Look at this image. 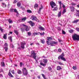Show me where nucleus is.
Returning a JSON list of instances; mask_svg holds the SVG:
<instances>
[{"label":"nucleus","mask_w":79,"mask_h":79,"mask_svg":"<svg viewBox=\"0 0 79 79\" xmlns=\"http://www.w3.org/2000/svg\"><path fill=\"white\" fill-rule=\"evenodd\" d=\"M40 30H41V31H45V28L43 27H39Z\"/></svg>","instance_id":"ddd939ff"},{"label":"nucleus","mask_w":79,"mask_h":79,"mask_svg":"<svg viewBox=\"0 0 79 79\" xmlns=\"http://www.w3.org/2000/svg\"><path fill=\"white\" fill-rule=\"evenodd\" d=\"M26 18L24 17L22 19V21H26Z\"/></svg>","instance_id":"e433bc0d"},{"label":"nucleus","mask_w":79,"mask_h":79,"mask_svg":"<svg viewBox=\"0 0 79 79\" xmlns=\"http://www.w3.org/2000/svg\"><path fill=\"white\" fill-rule=\"evenodd\" d=\"M1 64L2 66H5V63H4V62H1Z\"/></svg>","instance_id":"f704fd0d"},{"label":"nucleus","mask_w":79,"mask_h":79,"mask_svg":"<svg viewBox=\"0 0 79 79\" xmlns=\"http://www.w3.org/2000/svg\"><path fill=\"white\" fill-rule=\"evenodd\" d=\"M21 47L22 48H24V45H26L25 43H23L22 42H21Z\"/></svg>","instance_id":"1a4fd4ad"},{"label":"nucleus","mask_w":79,"mask_h":79,"mask_svg":"<svg viewBox=\"0 0 79 79\" xmlns=\"http://www.w3.org/2000/svg\"><path fill=\"white\" fill-rule=\"evenodd\" d=\"M10 34H13V32H10Z\"/></svg>","instance_id":"774afa93"},{"label":"nucleus","mask_w":79,"mask_h":79,"mask_svg":"<svg viewBox=\"0 0 79 79\" xmlns=\"http://www.w3.org/2000/svg\"><path fill=\"white\" fill-rule=\"evenodd\" d=\"M29 23L31 24V26H32V27L34 26V25L35 24V23H34V22L31 21H29Z\"/></svg>","instance_id":"9d476101"},{"label":"nucleus","mask_w":79,"mask_h":79,"mask_svg":"<svg viewBox=\"0 0 79 79\" xmlns=\"http://www.w3.org/2000/svg\"><path fill=\"white\" fill-rule=\"evenodd\" d=\"M43 61L44 63H47L48 62V60L47 59H43Z\"/></svg>","instance_id":"dca6fc26"},{"label":"nucleus","mask_w":79,"mask_h":79,"mask_svg":"<svg viewBox=\"0 0 79 79\" xmlns=\"http://www.w3.org/2000/svg\"><path fill=\"white\" fill-rule=\"evenodd\" d=\"M21 30L22 31V32H24L25 31V28H20Z\"/></svg>","instance_id":"4be33fe9"},{"label":"nucleus","mask_w":79,"mask_h":79,"mask_svg":"<svg viewBox=\"0 0 79 79\" xmlns=\"http://www.w3.org/2000/svg\"><path fill=\"white\" fill-rule=\"evenodd\" d=\"M72 37L73 40H79V35L77 34H74Z\"/></svg>","instance_id":"f257e3e1"},{"label":"nucleus","mask_w":79,"mask_h":79,"mask_svg":"<svg viewBox=\"0 0 79 79\" xmlns=\"http://www.w3.org/2000/svg\"><path fill=\"white\" fill-rule=\"evenodd\" d=\"M50 5L52 8H54V6H55L56 5V4L53 1L50 2Z\"/></svg>","instance_id":"39448f33"},{"label":"nucleus","mask_w":79,"mask_h":79,"mask_svg":"<svg viewBox=\"0 0 79 79\" xmlns=\"http://www.w3.org/2000/svg\"><path fill=\"white\" fill-rule=\"evenodd\" d=\"M0 30L2 32H3V29L1 27H0Z\"/></svg>","instance_id":"a19ab883"},{"label":"nucleus","mask_w":79,"mask_h":79,"mask_svg":"<svg viewBox=\"0 0 79 79\" xmlns=\"http://www.w3.org/2000/svg\"><path fill=\"white\" fill-rule=\"evenodd\" d=\"M22 64V62H21L20 63V66L21 67V66H23V64Z\"/></svg>","instance_id":"13d9d810"},{"label":"nucleus","mask_w":79,"mask_h":79,"mask_svg":"<svg viewBox=\"0 0 79 79\" xmlns=\"http://www.w3.org/2000/svg\"><path fill=\"white\" fill-rule=\"evenodd\" d=\"M27 13H32V11H31V10H27Z\"/></svg>","instance_id":"c03bdc74"},{"label":"nucleus","mask_w":79,"mask_h":79,"mask_svg":"<svg viewBox=\"0 0 79 79\" xmlns=\"http://www.w3.org/2000/svg\"><path fill=\"white\" fill-rule=\"evenodd\" d=\"M3 39H6V35H4V36L3 37Z\"/></svg>","instance_id":"72a5a7b5"},{"label":"nucleus","mask_w":79,"mask_h":79,"mask_svg":"<svg viewBox=\"0 0 79 79\" xmlns=\"http://www.w3.org/2000/svg\"><path fill=\"white\" fill-rule=\"evenodd\" d=\"M15 33L16 34V35H18V32L16 30H14Z\"/></svg>","instance_id":"4c0bfd02"},{"label":"nucleus","mask_w":79,"mask_h":79,"mask_svg":"<svg viewBox=\"0 0 79 79\" xmlns=\"http://www.w3.org/2000/svg\"><path fill=\"white\" fill-rule=\"evenodd\" d=\"M21 8L23 10H24V7H21Z\"/></svg>","instance_id":"052dcab7"},{"label":"nucleus","mask_w":79,"mask_h":79,"mask_svg":"<svg viewBox=\"0 0 79 79\" xmlns=\"http://www.w3.org/2000/svg\"><path fill=\"white\" fill-rule=\"evenodd\" d=\"M33 35H34L35 36V35H39V34H38V33L37 32H34L33 33Z\"/></svg>","instance_id":"473e14b6"},{"label":"nucleus","mask_w":79,"mask_h":79,"mask_svg":"<svg viewBox=\"0 0 79 79\" xmlns=\"http://www.w3.org/2000/svg\"><path fill=\"white\" fill-rule=\"evenodd\" d=\"M70 8L71 11H72V12H73V11H74V7H73V6H70Z\"/></svg>","instance_id":"2eb2a0df"},{"label":"nucleus","mask_w":79,"mask_h":79,"mask_svg":"<svg viewBox=\"0 0 79 79\" xmlns=\"http://www.w3.org/2000/svg\"><path fill=\"white\" fill-rule=\"evenodd\" d=\"M0 77H3V75L2 74H0Z\"/></svg>","instance_id":"bf43d9fd"},{"label":"nucleus","mask_w":79,"mask_h":79,"mask_svg":"<svg viewBox=\"0 0 79 79\" xmlns=\"http://www.w3.org/2000/svg\"><path fill=\"white\" fill-rule=\"evenodd\" d=\"M64 56V53H62L60 56H59L58 57V58L59 60H60V58H63Z\"/></svg>","instance_id":"9b49d317"},{"label":"nucleus","mask_w":79,"mask_h":79,"mask_svg":"<svg viewBox=\"0 0 79 79\" xmlns=\"http://www.w3.org/2000/svg\"><path fill=\"white\" fill-rule=\"evenodd\" d=\"M38 7V4H36L34 6V7L35 9H36V8Z\"/></svg>","instance_id":"c85d7f7f"},{"label":"nucleus","mask_w":79,"mask_h":79,"mask_svg":"<svg viewBox=\"0 0 79 79\" xmlns=\"http://www.w3.org/2000/svg\"><path fill=\"white\" fill-rule=\"evenodd\" d=\"M72 5H73V6H75V5H76V4L74 3L73 2H72Z\"/></svg>","instance_id":"de8ad7c7"},{"label":"nucleus","mask_w":79,"mask_h":79,"mask_svg":"<svg viewBox=\"0 0 79 79\" xmlns=\"http://www.w3.org/2000/svg\"><path fill=\"white\" fill-rule=\"evenodd\" d=\"M8 76L11 77H14L11 73V71H9L8 74Z\"/></svg>","instance_id":"4468645a"},{"label":"nucleus","mask_w":79,"mask_h":79,"mask_svg":"<svg viewBox=\"0 0 79 79\" xmlns=\"http://www.w3.org/2000/svg\"><path fill=\"white\" fill-rule=\"evenodd\" d=\"M60 59L61 60H63V61H66V59L64 57L60 58Z\"/></svg>","instance_id":"bb28decb"},{"label":"nucleus","mask_w":79,"mask_h":79,"mask_svg":"<svg viewBox=\"0 0 79 79\" xmlns=\"http://www.w3.org/2000/svg\"><path fill=\"white\" fill-rule=\"evenodd\" d=\"M59 64H60V65H63V64H62V63H61L60 62H59Z\"/></svg>","instance_id":"603ef678"},{"label":"nucleus","mask_w":79,"mask_h":79,"mask_svg":"<svg viewBox=\"0 0 79 79\" xmlns=\"http://www.w3.org/2000/svg\"><path fill=\"white\" fill-rule=\"evenodd\" d=\"M14 11L15 12L17 15H19V13H18V11H17V10H16V9H14Z\"/></svg>","instance_id":"b1692460"},{"label":"nucleus","mask_w":79,"mask_h":79,"mask_svg":"<svg viewBox=\"0 0 79 79\" xmlns=\"http://www.w3.org/2000/svg\"><path fill=\"white\" fill-rule=\"evenodd\" d=\"M38 33L41 35H44V34H45V33L44 32H43V33H41L40 32H39Z\"/></svg>","instance_id":"cd10ccee"},{"label":"nucleus","mask_w":79,"mask_h":79,"mask_svg":"<svg viewBox=\"0 0 79 79\" xmlns=\"http://www.w3.org/2000/svg\"><path fill=\"white\" fill-rule=\"evenodd\" d=\"M17 73L18 74H22V72H21V71L20 70L18 69L17 70Z\"/></svg>","instance_id":"aec40b11"},{"label":"nucleus","mask_w":79,"mask_h":79,"mask_svg":"<svg viewBox=\"0 0 79 79\" xmlns=\"http://www.w3.org/2000/svg\"><path fill=\"white\" fill-rule=\"evenodd\" d=\"M32 20H35V21H37V17L34 16H32Z\"/></svg>","instance_id":"f8f14e48"},{"label":"nucleus","mask_w":79,"mask_h":79,"mask_svg":"<svg viewBox=\"0 0 79 79\" xmlns=\"http://www.w3.org/2000/svg\"><path fill=\"white\" fill-rule=\"evenodd\" d=\"M58 44V42L52 41L51 43H50V45L51 46H54L53 44Z\"/></svg>","instance_id":"6e6552de"},{"label":"nucleus","mask_w":79,"mask_h":79,"mask_svg":"<svg viewBox=\"0 0 79 79\" xmlns=\"http://www.w3.org/2000/svg\"><path fill=\"white\" fill-rule=\"evenodd\" d=\"M17 2H18V1L16 0H15L14 1L13 3H16Z\"/></svg>","instance_id":"3c124183"},{"label":"nucleus","mask_w":79,"mask_h":79,"mask_svg":"<svg viewBox=\"0 0 79 79\" xmlns=\"http://www.w3.org/2000/svg\"><path fill=\"white\" fill-rule=\"evenodd\" d=\"M58 10V8H57V7H55L54 9L53 10H54L56 11Z\"/></svg>","instance_id":"37998d69"},{"label":"nucleus","mask_w":79,"mask_h":79,"mask_svg":"<svg viewBox=\"0 0 79 79\" xmlns=\"http://www.w3.org/2000/svg\"><path fill=\"white\" fill-rule=\"evenodd\" d=\"M11 73L13 74H15V72H14V70H13L11 71Z\"/></svg>","instance_id":"5fc2aeb1"},{"label":"nucleus","mask_w":79,"mask_h":79,"mask_svg":"<svg viewBox=\"0 0 79 79\" xmlns=\"http://www.w3.org/2000/svg\"><path fill=\"white\" fill-rule=\"evenodd\" d=\"M59 41L60 42H61V40L58 39Z\"/></svg>","instance_id":"680f3d73"},{"label":"nucleus","mask_w":79,"mask_h":79,"mask_svg":"<svg viewBox=\"0 0 79 79\" xmlns=\"http://www.w3.org/2000/svg\"><path fill=\"white\" fill-rule=\"evenodd\" d=\"M78 21H79V19H77L76 20H74L73 23H77Z\"/></svg>","instance_id":"c9c22d12"},{"label":"nucleus","mask_w":79,"mask_h":79,"mask_svg":"<svg viewBox=\"0 0 79 79\" xmlns=\"http://www.w3.org/2000/svg\"><path fill=\"white\" fill-rule=\"evenodd\" d=\"M57 70H60V69H61V68L60 66H58L57 67Z\"/></svg>","instance_id":"c756f323"},{"label":"nucleus","mask_w":79,"mask_h":79,"mask_svg":"<svg viewBox=\"0 0 79 79\" xmlns=\"http://www.w3.org/2000/svg\"><path fill=\"white\" fill-rule=\"evenodd\" d=\"M48 70H49V71H52V68H51L50 67H49L48 68Z\"/></svg>","instance_id":"79ce46f5"},{"label":"nucleus","mask_w":79,"mask_h":79,"mask_svg":"<svg viewBox=\"0 0 79 79\" xmlns=\"http://www.w3.org/2000/svg\"><path fill=\"white\" fill-rule=\"evenodd\" d=\"M62 33L63 34H66V32H65V31H62Z\"/></svg>","instance_id":"8fccbe9b"},{"label":"nucleus","mask_w":79,"mask_h":79,"mask_svg":"<svg viewBox=\"0 0 79 79\" xmlns=\"http://www.w3.org/2000/svg\"><path fill=\"white\" fill-rule=\"evenodd\" d=\"M13 10H14V9H10V11L11 12H12V11H13Z\"/></svg>","instance_id":"4d7b16f0"},{"label":"nucleus","mask_w":79,"mask_h":79,"mask_svg":"<svg viewBox=\"0 0 79 79\" xmlns=\"http://www.w3.org/2000/svg\"><path fill=\"white\" fill-rule=\"evenodd\" d=\"M17 5L18 6V7H19L21 6V3L20 2H18L17 4Z\"/></svg>","instance_id":"a211bd4d"},{"label":"nucleus","mask_w":79,"mask_h":79,"mask_svg":"<svg viewBox=\"0 0 79 79\" xmlns=\"http://www.w3.org/2000/svg\"><path fill=\"white\" fill-rule=\"evenodd\" d=\"M77 8H79V4L77 5Z\"/></svg>","instance_id":"0e129e2a"},{"label":"nucleus","mask_w":79,"mask_h":79,"mask_svg":"<svg viewBox=\"0 0 79 79\" xmlns=\"http://www.w3.org/2000/svg\"><path fill=\"white\" fill-rule=\"evenodd\" d=\"M40 65H42V66H45V65H46V64H44V63H40Z\"/></svg>","instance_id":"2f4dec72"},{"label":"nucleus","mask_w":79,"mask_h":79,"mask_svg":"<svg viewBox=\"0 0 79 79\" xmlns=\"http://www.w3.org/2000/svg\"><path fill=\"white\" fill-rule=\"evenodd\" d=\"M58 3L60 5V8H59V9H61V2L60 1H59L58 2Z\"/></svg>","instance_id":"6ab92c4d"},{"label":"nucleus","mask_w":79,"mask_h":79,"mask_svg":"<svg viewBox=\"0 0 79 79\" xmlns=\"http://www.w3.org/2000/svg\"><path fill=\"white\" fill-rule=\"evenodd\" d=\"M76 30L78 32H79V28H78V27L76 28Z\"/></svg>","instance_id":"09e8293b"},{"label":"nucleus","mask_w":79,"mask_h":79,"mask_svg":"<svg viewBox=\"0 0 79 79\" xmlns=\"http://www.w3.org/2000/svg\"><path fill=\"white\" fill-rule=\"evenodd\" d=\"M73 69H74V70H76L77 69V68H76V67H75L74 66H73Z\"/></svg>","instance_id":"58836bf2"},{"label":"nucleus","mask_w":79,"mask_h":79,"mask_svg":"<svg viewBox=\"0 0 79 79\" xmlns=\"http://www.w3.org/2000/svg\"><path fill=\"white\" fill-rule=\"evenodd\" d=\"M47 43L48 45H50V44L48 43L49 42H50V41H51V40H52V37H47Z\"/></svg>","instance_id":"423d86ee"},{"label":"nucleus","mask_w":79,"mask_h":79,"mask_svg":"<svg viewBox=\"0 0 79 79\" xmlns=\"http://www.w3.org/2000/svg\"><path fill=\"white\" fill-rule=\"evenodd\" d=\"M23 73L25 76H27L28 74V72H27V70L26 68H23Z\"/></svg>","instance_id":"7ed1b4c3"},{"label":"nucleus","mask_w":79,"mask_h":79,"mask_svg":"<svg viewBox=\"0 0 79 79\" xmlns=\"http://www.w3.org/2000/svg\"><path fill=\"white\" fill-rule=\"evenodd\" d=\"M41 42L42 44H44V43H45V40L44 39H41Z\"/></svg>","instance_id":"5701e85b"},{"label":"nucleus","mask_w":79,"mask_h":79,"mask_svg":"<svg viewBox=\"0 0 79 79\" xmlns=\"http://www.w3.org/2000/svg\"><path fill=\"white\" fill-rule=\"evenodd\" d=\"M66 10L65 9H64L63 10V11L62 12V13L64 14V13H66Z\"/></svg>","instance_id":"7c9ffc66"},{"label":"nucleus","mask_w":79,"mask_h":79,"mask_svg":"<svg viewBox=\"0 0 79 79\" xmlns=\"http://www.w3.org/2000/svg\"><path fill=\"white\" fill-rule=\"evenodd\" d=\"M10 46L11 47V48H14V47L13 45L12 44H10Z\"/></svg>","instance_id":"49530a36"},{"label":"nucleus","mask_w":79,"mask_h":79,"mask_svg":"<svg viewBox=\"0 0 79 79\" xmlns=\"http://www.w3.org/2000/svg\"><path fill=\"white\" fill-rule=\"evenodd\" d=\"M42 9H41V8H40V7L39 8V10L40 12V10H42Z\"/></svg>","instance_id":"69168bd1"},{"label":"nucleus","mask_w":79,"mask_h":79,"mask_svg":"<svg viewBox=\"0 0 79 79\" xmlns=\"http://www.w3.org/2000/svg\"><path fill=\"white\" fill-rule=\"evenodd\" d=\"M40 8L42 9H43V6H41Z\"/></svg>","instance_id":"338daca9"},{"label":"nucleus","mask_w":79,"mask_h":79,"mask_svg":"<svg viewBox=\"0 0 79 79\" xmlns=\"http://www.w3.org/2000/svg\"><path fill=\"white\" fill-rule=\"evenodd\" d=\"M21 26H22L23 27H24L25 28V30L26 31H29V27L27 25H26L25 24H22Z\"/></svg>","instance_id":"20e7f679"},{"label":"nucleus","mask_w":79,"mask_h":79,"mask_svg":"<svg viewBox=\"0 0 79 79\" xmlns=\"http://www.w3.org/2000/svg\"><path fill=\"white\" fill-rule=\"evenodd\" d=\"M4 46L5 47L4 48L5 51L7 52V50H8V44L6 43H5Z\"/></svg>","instance_id":"0eeeda50"},{"label":"nucleus","mask_w":79,"mask_h":79,"mask_svg":"<svg viewBox=\"0 0 79 79\" xmlns=\"http://www.w3.org/2000/svg\"><path fill=\"white\" fill-rule=\"evenodd\" d=\"M58 52H61V49H58Z\"/></svg>","instance_id":"864d4df0"},{"label":"nucleus","mask_w":79,"mask_h":79,"mask_svg":"<svg viewBox=\"0 0 79 79\" xmlns=\"http://www.w3.org/2000/svg\"><path fill=\"white\" fill-rule=\"evenodd\" d=\"M58 17H60L61 16V11H60L59 12H58Z\"/></svg>","instance_id":"f3484780"},{"label":"nucleus","mask_w":79,"mask_h":79,"mask_svg":"<svg viewBox=\"0 0 79 79\" xmlns=\"http://www.w3.org/2000/svg\"><path fill=\"white\" fill-rule=\"evenodd\" d=\"M32 55L34 58L36 62H37V60H36V54L34 52V51L31 52V56H32Z\"/></svg>","instance_id":"f03ea898"},{"label":"nucleus","mask_w":79,"mask_h":79,"mask_svg":"<svg viewBox=\"0 0 79 79\" xmlns=\"http://www.w3.org/2000/svg\"><path fill=\"white\" fill-rule=\"evenodd\" d=\"M62 4V7L63 8H65V6L64 5V4H63V3Z\"/></svg>","instance_id":"6e6d98bb"},{"label":"nucleus","mask_w":79,"mask_h":79,"mask_svg":"<svg viewBox=\"0 0 79 79\" xmlns=\"http://www.w3.org/2000/svg\"><path fill=\"white\" fill-rule=\"evenodd\" d=\"M9 39L12 42V36H10L9 37Z\"/></svg>","instance_id":"a878e982"},{"label":"nucleus","mask_w":79,"mask_h":79,"mask_svg":"<svg viewBox=\"0 0 79 79\" xmlns=\"http://www.w3.org/2000/svg\"><path fill=\"white\" fill-rule=\"evenodd\" d=\"M8 21L9 23H13V21H12V20L11 19H9L8 20Z\"/></svg>","instance_id":"393cba45"},{"label":"nucleus","mask_w":79,"mask_h":79,"mask_svg":"<svg viewBox=\"0 0 79 79\" xmlns=\"http://www.w3.org/2000/svg\"><path fill=\"white\" fill-rule=\"evenodd\" d=\"M73 30H70V31H69V32H70V33H73Z\"/></svg>","instance_id":"ea45409f"},{"label":"nucleus","mask_w":79,"mask_h":79,"mask_svg":"<svg viewBox=\"0 0 79 79\" xmlns=\"http://www.w3.org/2000/svg\"><path fill=\"white\" fill-rule=\"evenodd\" d=\"M37 77L38 79H40V76H38Z\"/></svg>","instance_id":"e2e57ef3"},{"label":"nucleus","mask_w":79,"mask_h":79,"mask_svg":"<svg viewBox=\"0 0 79 79\" xmlns=\"http://www.w3.org/2000/svg\"><path fill=\"white\" fill-rule=\"evenodd\" d=\"M2 6L3 7H6V3H5L4 2H2Z\"/></svg>","instance_id":"412c9836"},{"label":"nucleus","mask_w":79,"mask_h":79,"mask_svg":"<svg viewBox=\"0 0 79 79\" xmlns=\"http://www.w3.org/2000/svg\"><path fill=\"white\" fill-rule=\"evenodd\" d=\"M27 34L28 35H31V33L30 32H28L27 33Z\"/></svg>","instance_id":"a18cd8bd"}]
</instances>
